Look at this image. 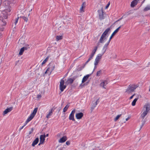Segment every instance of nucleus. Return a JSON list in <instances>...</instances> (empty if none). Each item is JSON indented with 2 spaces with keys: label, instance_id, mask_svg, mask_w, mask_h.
<instances>
[{
  "label": "nucleus",
  "instance_id": "0eeeda50",
  "mask_svg": "<svg viewBox=\"0 0 150 150\" xmlns=\"http://www.w3.org/2000/svg\"><path fill=\"white\" fill-rule=\"evenodd\" d=\"M102 55L103 54H99L97 56L95 60L94 63V65H96L98 64L100 60L102 58Z\"/></svg>",
  "mask_w": 150,
  "mask_h": 150
},
{
  "label": "nucleus",
  "instance_id": "c9c22d12",
  "mask_svg": "<svg viewBox=\"0 0 150 150\" xmlns=\"http://www.w3.org/2000/svg\"><path fill=\"white\" fill-rule=\"evenodd\" d=\"M19 19V17L16 18V21L15 22V25L17 23Z\"/></svg>",
  "mask_w": 150,
  "mask_h": 150
},
{
  "label": "nucleus",
  "instance_id": "9d476101",
  "mask_svg": "<svg viewBox=\"0 0 150 150\" xmlns=\"http://www.w3.org/2000/svg\"><path fill=\"white\" fill-rule=\"evenodd\" d=\"M98 12L99 13V17L100 20H101L104 19V16L103 15V12L102 10H98Z\"/></svg>",
  "mask_w": 150,
  "mask_h": 150
},
{
  "label": "nucleus",
  "instance_id": "2f4dec72",
  "mask_svg": "<svg viewBox=\"0 0 150 150\" xmlns=\"http://www.w3.org/2000/svg\"><path fill=\"white\" fill-rule=\"evenodd\" d=\"M21 18H22L26 22H27L28 20V18L25 16H21Z\"/></svg>",
  "mask_w": 150,
  "mask_h": 150
},
{
  "label": "nucleus",
  "instance_id": "4be33fe9",
  "mask_svg": "<svg viewBox=\"0 0 150 150\" xmlns=\"http://www.w3.org/2000/svg\"><path fill=\"white\" fill-rule=\"evenodd\" d=\"M99 99H98L96 101L95 103H94L91 107V108L92 109H93L96 106L97 104L98 103Z\"/></svg>",
  "mask_w": 150,
  "mask_h": 150
},
{
  "label": "nucleus",
  "instance_id": "a878e982",
  "mask_svg": "<svg viewBox=\"0 0 150 150\" xmlns=\"http://www.w3.org/2000/svg\"><path fill=\"white\" fill-rule=\"evenodd\" d=\"M137 100L138 98H136L134 99L132 103V105L133 106H134L135 105L136 103Z\"/></svg>",
  "mask_w": 150,
  "mask_h": 150
},
{
  "label": "nucleus",
  "instance_id": "f8f14e48",
  "mask_svg": "<svg viewBox=\"0 0 150 150\" xmlns=\"http://www.w3.org/2000/svg\"><path fill=\"white\" fill-rule=\"evenodd\" d=\"M121 26H119V27H118L114 31V32L112 34L111 36H110V39H109V41H110V40H111V39H112V37L113 36H114V35H115V33H117L118 31L119 30V29L121 28Z\"/></svg>",
  "mask_w": 150,
  "mask_h": 150
},
{
  "label": "nucleus",
  "instance_id": "a211bd4d",
  "mask_svg": "<svg viewBox=\"0 0 150 150\" xmlns=\"http://www.w3.org/2000/svg\"><path fill=\"white\" fill-rule=\"evenodd\" d=\"M139 0H134L132 1L131 4V7H134L135 6L137 5L138 1Z\"/></svg>",
  "mask_w": 150,
  "mask_h": 150
},
{
  "label": "nucleus",
  "instance_id": "8fccbe9b",
  "mask_svg": "<svg viewBox=\"0 0 150 150\" xmlns=\"http://www.w3.org/2000/svg\"><path fill=\"white\" fill-rule=\"evenodd\" d=\"M122 18V17L121 18H120V19L118 20L117 21H116V22L118 21L121 20Z\"/></svg>",
  "mask_w": 150,
  "mask_h": 150
},
{
  "label": "nucleus",
  "instance_id": "58836bf2",
  "mask_svg": "<svg viewBox=\"0 0 150 150\" xmlns=\"http://www.w3.org/2000/svg\"><path fill=\"white\" fill-rule=\"evenodd\" d=\"M94 55V54L92 53H91V54L90 55V57H91V58H92L93 57Z\"/></svg>",
  "mask_w": 150,
  "mask_h": 150
},
{
  "label": "nucleus",
  "instance_id": "423d86ee",
  "mask_svg": "<svg viewBox=\"0 0 150 150\" xmlns=\"http://www.w3.org/2000/svg\"><path fill=\"white\" fill-rule=\"evenodd\" d=\"M64 80L63 79H61L59 87L60 90L62 92H63L66 87V86L64 85Z\"/></svg>",
  "mask_w": 150,
  "mask_h": 150
},
{
  "label": "nucleus",
  "instance_id": "a18cd8bd",
  "mask_svg": "<svg viewBox=\"0 0 150 150\" xmlns=\"http://www.w3.org/2000/svg\"><path fill=\"white\" fill-rule=\"evenodd\" d=\"M144 122L143 123H142V125L141 126V128H142V127L143 126V125H144Z\"/></svg>",
  "mask_w": 150,
  "mask_h": 150
},
{
  "label": "nucleus",
  "instance_id": "473e14b6",
  "mask_svg": "<svg viewBox=\"0 0 150 150\" xmlns=\"http://www.w3.org/2000/svg\"><path fill=\"white\" fill-rule=\"evenodd\" d=\"M101 70L98 71L97 72V73H96V76H99L100 75V74H101Z\"/></svg>",
  "mask_w": 150,
  "mask_h": 150
},
{
  "label": "nucleus",
  "instance_id": "7c9ffc66",
  "mask_svg": "<svg viewBox=\"0 0 150 150\" xmlns=\"http://www.w3.org/2000/svg\"><path fill=\"white\" fill-rule=\"evenodd\" d=\"M97 48H98L96 46V47H95L94 49L92 51V53L93 54H95L96 51V50L97 49Z\"/></svg>",
  "mask_w": 150,
  "mask_h": 150
},
{
  "label": "nucleus",
  "instance_id": "6e6552de",
  "mask_svg": "<svg viewBox=\"0 0 150 150\" xmlns=\"http://www.w3.org/2000/svg\"><path fill=\"white\" fill-rule=\"evenodd\" d=\"M75 111L76 110L75 109L73 110L70 114L69 116V119L70 120H72L73 121H75L74 118V114L75 113Z\"/></svg>",
  "mask_w": 150,
  "mask_h": 150
},
{
  "label": "nucleus",
  "instance_id": "39448f33",
  "mask_svg": "<svg viewBox=\"0 0 150 150\" xmlns=\"http://www.w3.org/2000/svg\"><path fill=\"white\" fill-rule=\"evenodd\" d=\"M109 83L108 81L106 80H102L100 81V86L106 89V85Z\"/></svg>",
  "mask_w": 150,
  "mask_h": 150
},
{
  "label": "nucleus",
  "instance_id": "72a5a7b5",
  "mask_svg": "<svg viewBox=\"0 0 150 150\" xmlns=\"http://www.w3.org/2000/svg\"><path fill=\"white\" fill-rule=\"evenodd\" d=\"M121 115H117L116 117L115 118V121H116V120H117L119 118V117H120Z\"/></svg>",
  "mask_w": 150,
  "mask_h": 150
},
{
  "label": "nucleus",
  "instance_id": "ea45409f",
  "mask_svg": "<svg viewBox=\"0 0 150 150\" xmlns=\"http://www.w3.org/2000/svg\"><path fill=\"white\" fill-rule=\"evenodd\" d=\"M66 144L68 145H69L70 144V142L69 141H67L66 142Z\"/></svg>",
  "mask_w": 150,
  "mask_h": 150
},
{
  "label": "nucleus",
  "instance_id": "49530a36",
  "mask_svg": "<svg viewBox=\"0 0 150 150\" xmlns=\"http://www.w3.org/2000/svg\"><path fill=\"white\" fill-rule=\"evenodd\" d=\"M144 122L143 123H142V125L141 126V128H142V127L143 126V125H144Z\"/></svg>",
  "mask_w": 150,
  "mask_h": 150
},
{
  "label": "nucleus",
  "instance_id": "cd10ccee",
  "mask_svg": "<svg viewBox=\"0 0 150 150\" xmlns=\"http://www.w3.org/2000/svg\"><path fill=\"white\" fill-rule=\"evenodd\" d=\"M110 30V28H107L105 30L104 32L103 33L105 34L106 35L108 34V33L109 31Z\"/></svg>",
  "mask_w": 150,
  "mask_h": 150
},
{
  "label": "nucleus",
  "instance_id": "79ce46f5",
  "mask_svg": "<svg viewBox=\"0 0 150 150\" xmlns=\"http://www.w3.org/2000/svg\"><path fill=\"white\" fill-rule=\"evenodd\" d=\"M65 147H63L61 148H60L59 149V150H64V149H65Z\"/></svg>",
  "mask_w": 150,
  "mask_h": 150
},
{
  "label": "nucleus",
  "instance_id": "20e7f679",
  "mask_svg": "<svg viewBox=\"0 0 150 150\" xmlns=\"http://www.w3.org/2000/svg\"><path fill=\"white\" fill-rule=\"evenodd\" d=\"M48 66L49 67L47 68L45 73H48L49 75H50L54 69L55 67V65L54 63H51L49 64Z\"/></svg>",
  "mask_w": 150,
  "mask_h": 150
},
{
  "label": "nucleus",
  "instance_id": "e433bc0d",
  "mask_svg": "<svg viewBox=\"0 0 150 150\" xmlns=\"http://www.w3.org/2000/svg\"><path fill=\"white\" fill-rule=\"evenodd\" d=\"M33 130H34V129L33 128H31V130L29 132V134H31L33 132Z\"/></svg>",
  "mask_w": 150,
  "mask_h": 150
},
{
  "label": "nucleus",
  "instance_id": "9b49d317",
  "mask_svg": "<svg viewBox=\"0 0 150 150\" xmlns=\"http://www.w3.org/2000/svg\"><path fill=\"white\" fill-rule=\"evenodd\" d=\"M45 135H41L40 137V142L38 144L39 145L41 144H42L44 142L45 140Z\"/></svg>",
  "mask_w": 150,
  "mask_h": 150
},
{
  "label": "nucleus",
  "instance_id": "4468645a",
  "mask_svg": "<svg viewBox=\"0 0 150 150\" xmlns=\"http://www.w3.org/2000/svg\"><path fill=\"white\" fill-rule=\"evenodd\" d=\"M106 35H105L104 33H103L102 35H101L100 40H99V42L101 43H103L104 42V40L105 39V37Z\"/></svg>",
  "mask_w": 150,
  "mask_h": 150
},
{
  "label": "nucleus",
  "instance_id": "ddd939ff",
  "mask_svg": "<svg viewBox=\"0 0 150 150\" xmlns=\"http://www.w3.org/2000/svg\"><path fill=\"white\" fill-rule=\"evenodd\" d=\"M110 42V41L109 40L108 42L106 43L105 44V45H104L102 49V51H103V54L105 52L106 50L107 49L108 46L109 45Z\"/></svg>",
  "mask_w": 150,
  "mask_h": 150
},
{
  "label": "nucleus",
  "instance_id": "603ef678",
  "mask_svg": "<svg viewBox=\"0 0 150 150\" xmlns=\"http://www.w3.org/2000/svg\"><path fill=\"white\" fill-rule=\"evenodd\" d=\"M32 9H31V10H30V11H32Z\"/></svg>",
  "mask_w": 150,
  "mask_h": 150
},
{
  "label": "nucleus",
  "instance_id": "3c124183",
  "mask_svg": "<svg viewBox=\"0 0 150 150\" xmlns=\"http://www.w3.org/2000/svg\"><path fill=\"white\" fill-rule=\"evenodd\" d=\"M48 135H49L48 134H46V135H45V137H48Z\"/></svg>",
  "mask_w": 150,
  "mask_h": 150
},
{
  "label": "nucleus",
  "instance_id": "b1692460",
  "mask_svg": "<svg viewBox=\"0 0 150 150\" xmlns=\"http://www.w3.org/2000/svg\"><path fill=\"white\" fill-rule=\"evenodd\" d=\"M63 36L62 35L57 36H56V40L57 41H58L59 40H62V39Z\"/></svg>",
  "mask_w": 150,
  "mask_h": 150
},
{
  "label": "nucleus",
  "instance_id": "c756f323",
  "mask_svg": "<svg viewBox=\"0 0 150 150\" xmlns=\"http://www.w3.org/2000/svg\"><path fill=\"white\" fill-rule=\"evenodd\" d=\"M74 81V80L71 78L67 80L68 83L71 84Z\"/></svg>",
  "mask_w": 150,
  "mask_h": 150
},
{
  "label": "nucleus",
  "instance_id": "393cba45",
  "mask_svg": "<svg viewBox=\"0 0 150 150\" xmlns=\"http://www.w3.org/2000/svg\"><path fill=\"white\" fill-rule=\"evenodd\" d=\"M150 10V5H148L144 9V11H146Z\"/></svg>",
  "mask_w": 150,
  "mask_h": 150
},
{
  "label": "nucleus",
  "instance_id": "5701e85b",
  "mask_svg": "<svg viewBox=\"0 0 150 150\" xmlns=\"http://www.w3.org/2000/svg\"><path fill=\"white\" fill-rule=\"evenodd\" d=\"M52 109H51L47 115L46 117L48 118L50 116H51L52 113Z\"/></svg>",
  "mask_w": 150,
  "mask_h": 150
},
{
  "label": "nucleus",
  "instance_id": "bb28decb",
  "mask_svg": "<svg viewBox=\"0 0 150 150\" xmlns=\"http://www.w3.org/2000/svg\"><path fill=\"white\" fill-rule=\"evenodd\" d=\"M49 58V56H48L45 59V60H44V61H43V62L42 63V65L45 64L48 60Z\"/></svg>",
  "mask_w": 150,
  "mask_h": 150
},
{
  "label": "nucleus",
  "instance_id": "c85d7f7f",
  "mask_svg": "<svg viewBox=\"0 0 150 150\" xmlns=\"http://www.w3.org/2000/svg\"><path fill=\"white\" fill-rule=\"evenodd\" d=\"M69 107V105L68 104L67 105L65 106V107L63 109V111L64 112H65L67 111V110L68 109V108Z\"/></svg>",
  "mask_w": 150,
  "mask_h": 150
},
{
  "label": "nucleus",
  "instance_id": "a19ab883",
  "mask_svg": "<svg viewBox=\"0 0 150 150\" xmlns=\"http://www.w3.org/2000/svg\"><path fill=\"white\" fill-rule=\"evenodd\" d=\"M135 95V94H134L133 95H132L131 96L130 98H129V99L130 100H131V99H132L133 97H134V96Z\"/></svg>",
  "mask_w": 150,
  "mask_h": 150
},
{
  "label": "nucleus",
  "instance_id": "09e8293b",
  "mask_svg": "<svg viewBox=\"0 0 150 150\" xmlns=\"http://www.w3.org/2000/svg\"><path fill=\"white\" fill-rule=\"evenodd\" d=\"M129 119V117H128V118H126V121H127Z\"/></svg>",
  "mask_w": 150,
  "mask_h": 150
},
{
  "label": "nucleus",
  "instance_id": "7ed1b4c3",
  "mask_svg": "<svg viewBox=\"0 0 150 150\" xmlns=\"http://www.w3.org/2000/svg\"><path fill=\"white\" fill-rule=\"evenodd\" d=\"M38 109V108H36L34 109L33 112L30 114V116L28 118L26 121L24 123V125L25 126L27 124L29 121H30L33 119V118L36 115Z\"/></svg>",
  "mask_w": 150,
  "mask_h": 150
},
{
  "label": "nucleus",
  "instance_id": "f257e3e1",
  "mask_svg": "<svg viewBox=\"0 0 150 150\" xmlns=\"http://www.w3.org/2000/svg\"><path fill=\"white\" fill-rule=\"evenodd\" d=\"M150 110V106L149 104L145 105L143 107L140 117L143 119Z\"/></svg>",
  "mask_w": 150,
  "mask_h": 150
},
{
  "label": "nucleus",
  "instance_id": "1a4fd4ad",
  "mask_svg": "<svg viewBox=\"0 0 150 150\" xmlns=\"http://www.w3.org/2000/svg\"><path fill=\"white\" fill-rule=\"evenodd\" d=\"M86 5V3L85 2H83L82 3L80 9V13H83L85 11Z\"/></svg>",
  "mask_w": 150,
  "mask_h": 150
},
{
  "label": "nucleus",
  "instance_id": "412c9836",
  "mask_svg": "<svg viewBox=\"0 0 150 150\" xmlns=\"http://www.w3.org/2000/svg\"><path fill=\"white\" fill-rule=\"evenodd\" d=\"M89 76V75L88 74H87L86 76H84L82 79V83H83L85 82L87 80Z\"/></svg>",
  "mask_w": 150,
  "mask_h": 150
},
{
  "label": "nucleus",
  "instance_id": "f3484780",
  "mask_svg": "<svg viewBox=\"0 0 150 150\" xmlns=\"http://www.w3.org/2000/svg\"><path fill=\"white\" fill-rule=\"evenodd\" d=\"M28 49V48L26 47H23L20 50V52H19V55H21L23 54V53L25 50H27Z\"/></svg>",
  "mask_w": 150,
  "mask_h": 150
},
{
  "label": "nucleus",
  "instance_id": "37998d69",
  "mask_svg": "<svg viewBox=\"0 0 150 150\" xmlns=\"http://www.w3.org/2000/svg\"><path fill=\"white\" fill-rule=\"evenodd\" d=\"M37 98H41V96L40 95H38L37 96Z\"/></svg>",
  "mask_w": 150,
  "mask_h": 150
},
{
  "label": "nucleus",
  "instance_id": "c03bdc74",
  "mask_svg": "<svg viewBox=\"0 0 150 150\" xmlns=\"http://www.w3.org/2000/svg\"><path fill=\"white\" fill-rule=\"evenodd\" d=\"M25 127V126L23 125L22 127H21L20 128V131L23 128Z\"/></svg>",
  "mask_w": 150,
  "mask_h": 150
},
{
  "label": "nucleus",
  "instance_id": "4c0bfd02",
  "mask_svg": "<svg viewBox=\"0 0 150 150\" xmlns=\"http://www.w3.org/2000/svg\"><path fill=\"white\" fill-rule=\"evenodd\" d=\"M110 5V2H109L108 3V4L105 7V9H107L108 7Z\"/></svg>",
  "mask_w": 150,
  "mask_h": 150
},
{
  "label": "nucleus",
  "instance_id": "864d4df0",
  "mask_svg": "<svg viewBox=\"0 0 150 150\" xmlns=\"http://www.w3.org/2000/svg\"><path fill=\"white\" fill-rule=\"evenodd\" d=\"M29 15H30V14H28V16H29Z\"/></svg>",
  "mask_w": 150,
  "mask_h": 150
},
{
  "label": "nucleus",
  "instance_id": "f704fd0d",
  "mask_svg": "<svg viewBox=\"0 0 150 150\" xmlns=\"http://www.w3.org/2000/svg\"><path fill=\"white\" fill-rule=\"evenodd\" d=\"M92 58H91V57H89V58H88V60H87V61L85 63V65H86V64L89 62V61L92 59Z\"/></svg>",
  "mask_w": 150,
  "mask_h": 150
},
{
  "label": "nucleus",
  "instance_id": "6ab92c4d",
  "mask_svg": "<svg viewBox=\"0 0 150 150\" xmlns=\"http://www.w3.org/2000/svg\"><path fill=\"white\" fill-rule=\"evenodd\" d=\"M12 109V108H9L6 109L3 112V114L5 115L7 114L8 112H10Z\"/></svg>",
  "mask_w": 150,
  "mask_h": 150
},
{
  "label": "nucleus",
  "instance_id": "2eb2a0df",
  "mask_svg": "<svg viewBox=\"0 0 150 150\" xmlns=\"http://www.w3.org/2000/svg\"><path fill=\"white\" fill-rule=\"evenodd\" d=\"M67 138L66 136H63L59 140V142L60 143L64 142L67 140Z\"/></svg>",
  "mask_w": 150,
  "mask_h": 150
},
{
  "label": "nucleus",
  "instance_id": "f03ea898",
  "mask_svg": "<svg viewBox=\"0 0 150 150\" xmlns=\"http://www.w3.org/2000/svg\"><path fill=\"white\" fill-rule=\"evenodd\" d=\"M138 87V86L135 84H132L129 85L126 89L125 92L129 94L133 92L135 89Z\"/></svg>",
  "mask_w": 150,
  "mask_h": 150
},
{
  "label": "nucleus",
  "instance_id": "de8ad7c7",
  "mask_svg": "<svg viewBox=\"0 0 150 150\" xmlns=\"http://www.w3.org/2000/svg\"><path fill=\"white\" fill-rule=\"evenodd\" d=\"M96 65H95V67H94V69H93V71H94L95 70V69H96Z\"/></svg>",
  "mask_w": 150,
  "mask_h": 150
},
{
  "label": "nucleus",
  "instance_id": "dca6fc26",
  "mask_svg": "<svg viewBox=\"0 0 150 150\" xmlns=\"http://www.w3.org/2000/svg\"><path fill=\"white\" fill-rule=\"evenodd\" d=\"M83 116V114L82 112H80L76 114V117L77 119H80Z\"/></svg>",
  "mask_w": 150,
  "mask_h": 150
},
{
  "label": "nucleus",
  "instance_id": "aec40b11",
  "mask_svg": "<svg viewBox=\"0 0 150 150\" xmlns=\"http://www.w3.org/2000/svg\"><path fill=\"white\" fill-rule=\"evenodd\" d=\"M39 142V138H37L35 139L33 141L32 144V146H35V145L37 144Z\"/></svg>",
  "mask_w": 150,
  "mask_h": 150
}]
</instances>
